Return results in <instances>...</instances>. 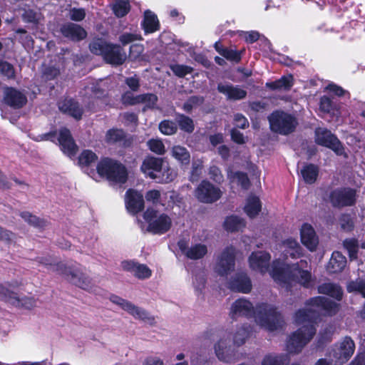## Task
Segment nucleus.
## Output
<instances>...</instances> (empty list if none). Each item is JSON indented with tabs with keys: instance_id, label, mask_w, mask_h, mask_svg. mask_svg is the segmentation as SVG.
<instances>
[{
	"instance_id": "1",
	"label": "nucleus",
	"mask_w": 365,
	"mask_h": 365,
	"mask_svg": "<svg viewBox=\"0 0 365 365\" xmlns=\"http://www.w3.org/2000/svg\"><path fill=\"white\" fill-rule=\"evenodd\" d=\"M339 310V304L325 297H315L308 300L304 309L294 315V323L301 327L294 332L287 341V350L290 354L299 353L316 333L315 324L321 314L334 315Z\"/></svg>"
},
{
	"instance_id": "2",
	"label": "nucleus",
	"mask_w": 365,
	"mask_h": 365,
	"mask_svg": "<svg viewBox=\"0 0 365 365\" xmlns=\"http://www.w3.org/2000/svg\"><path fill=\"white\" fill-rule=\"evenodd\" d=\"M271 256L268 252H254L249 257L250 267L261 274L269 272L272 278L282 287L289 289L293 284H299L305 287L311 286V274L303 268L307 266L305 260H300L296 264L289 265L279 259L274 260L271 268Z\"/></svg>"
},
{
	"instance_id": "3",
	"label": "nucleus",
	"mask_w": 365,
	"mask_h": 365,
	"mask_svg": "<svg viewBox=\"0 0 365 365\" xmlns=\"http://www.w3.org/2000/svg\"><path fill=\"white\" fill-rule=\"evenodd\" d=\"M230 315L232 319L245 317L254 318L257 324L269 331L282 327L283 319L274 306L266 303L258 304L255 307L245 298L236 300L231 306Z\"/></svg>"
},
{
	"instance_id": "4",
	"label": "nucleus",
	"mask_w": 365,
	"mask_h": 365,
	"mask_svg": "<svg viewBox=\"0 0 365 365\" xmlns=\"http://www.w3.org/2000/svg\"><path fill=\"white\" fill-rule=\"evenodd\" d=\"M37 262L48 271L56 272L80 288L92 291L91 281L83 272V268L78 264L66 266L63 262H56L51 257H39Z\"/></svg>"
},
{
	"instance_id": "5",
	"label": "nucleus",
	"mask_w": 365,
	"mask_h": 365,
	"mask_svg": "<svg viewBox=\"0 0 365 365\" xmlns=\"http://www.w3.org/2000/svg\"><path fill=\"white\" fill-rule=\"evenodd\" d=\"M97 172L99 176L118 183L125 182L128 178L125 167L120 163L108 158L102 159L98 163Z\"/></svg>"
},
{
	"instance_id": "6",
	"label": "nucleus",
	"mask_w": 365,
	"mask_h": 365,
	"mask_svg": "<svg viewBox=\"0 0 365 365\" xmlns=\"http://www.w3.org/2000/svg\"><path fill=\"white\" fill-rule=\"evenodd\" d=\"M270 128L282 135L293 132L297 124L296 118L287 113L276 110L269 116Z\"/></svg>"
},
{
	"instance_id": "7",
	"label": "nucleus",
	"mask_w": 365,
	"mask_h": 365,
	"mask_svg": "<svg viewBox=\"0 0 365 365\" xmlns=\"http://www.w3.org/2000/svg\"><path fill=\"white\" fill-rule=\"evenodd\" d=\"M143 217L148 225L147 230L153 234H163L171 227V219L167 215L160 214L152 208H148Z\"/></svg>"
},
{
	"instance_id": "8",
	"label": "nucleus",
	"mask_w": 365,
	"mask_h": 365,
	"mask_svg": "<svg viewBox=\"0 0 365 365\" xmlns=\"http://www.w3.org/2000/svg\"><path fill=\"white\" fill-rule=\"evenodd\" d=\"M354 350V341L345 336L340 342L334 344L328 356L334 365H342L351 357Z\"/></svg>"
},
{
	"instance_id": "9",
	"label": "nucleus",
	"mask_w": 365,
	"mask_h": 365,
	"mask_svg": "<svg viewBox=\"0 0 365 365\" xmlns=\"http://www.w3.org/2000/svg\"><path fill=\"white\" fill-rule=\"evenodd\" d=\"M236 250L232 246L225 247L216 257L214 271L220 277H227L235 269Z\"/></svg>"
},
{
	"instance_id": "10",
	"label": "nucleus",
	"mask_w": 365,
	"mask_h": 365,
	"mask_svg": "<svg viewBox=\"0 0 365 365\" xmlns=\"http://www.w3.org/2000/svg\"><path fill=\"white\" fill-rule=\"evenodd\" d=\"M178 246L187 258L192 260L202 259L208 252L207 245L200 242L195 236L192 237L190 244L185 239L180 240Z\"/></svg>"
},
{
	"instance_id": "11",
	"label": "nucleus",
	"mask_w": 365,
	"mask_h": 365,
	"mask_svg": "<svg viewBox=\"0 0 365 365\" xmlns=\"http://www.w3.org/2000/svg\"><path fill=\"white\" fill-rule=\"evenodd\" d=\"M110 300L112 303L118 305L123 310L132 315L136 319L142 320L150 324L155 321L154 317L145 309L135 306L132 302L123 299L119 296L112 294L110 297Z\"/></svg>"
},
{
	"instance_id": "12",
	"label": "nucleus",
	"mask_w": 365,
	"mask_h": 365,
	"mask_svg": "<svg viewBox=\"0 0 365 365\" xmlns=\"http://www.w3.org/2000/svg\"><path fill=\"white\" fill-rule=\"evenodd\" d=\"M315 142L318 145L331 149L338 155L344 154L342 144L338 138L327 128H318L315 130Z\"/></svg>"
},
{
	"instance_id": "13",
	"label": "nucleus",
	"mask_w": 365,
	"mask_h": 365,
	"mask_svg": "<svg viewBox=\"0 0 365 365\" xmlns=\"http://www.w3.org/2000/svg\"><path fill=\"white\" fill-rule=\"evenodd\" d=\"M91 53L101 55L110 64L120 65L126 59V53L122 47H89Z\"/></svg>"
},
{
	"instance_id": "14",
	"label": "nucleus",
	"mask_w": 365,
	"mask_h": 365,
	"mask_svg": "<svg viewBox=\"0 0 365 365\" xmlns=\"http://www.w3.org/2000/svg\"><path fill=\"white\" fill-rule=\"evenodd\" d=\"M195 196L197 200L205 203H212L218 200L222 196L221 190L210 182L202 180L195 190Z\"/></svg>"
},
{
	"instance_id": "15",
	"label": "nucleus",
	"mask_w": 365,
	"mask_h": 365,
	"mask_svg": "<svg viewBox=\"0 0 365 365\" xmlns=\"http://www.w3.org/2000/svg\"><path fill=\"white\" fill-rule=\"evenodd\" d=\"M215 351L219 360L232 363L233 361L234 349L230 344V334L223 333L220 340L215 345Z\"/></svg>"
},
{
	"instance_id": "16",
	"label": "nucleus",
	"mask_w": 365,
	"mask_h": 365,
	"mask_svg": "<svg viewBox=\"0 0 365 365\" xmlns=\"http://www.w3.org/2000/svg\"><path fill=\"white\" fill-rule=\"evenodd\" d=\"M3 100L5 104L14 109L21 108L27 103L26 95L23 91L13 87L4 88Z\"/></svg>"
},
{
	"instance_id": "17",
	"label": "nucleus",
	"mask_w": 365,
	"mask_h": 365,
	"mask_svg": "<svg viewBox=\"0 0 365 365\" xmlns=\"http://www.w3.org/2000/svg\"><path fill=\"white\" fill-rule=\"evenodd\" d=\"M356 192L351 188H341L332 191L330 200L334 207L352 205L355 202Z\"/></svg>"
},
{
	"instance_id": "18",
	"label": "nucleus",
	"mask_w": 365,
	"mask_h": 365,
	"mask_svg": "<svg viewBox=\"0 0 365 365\" xmlns=\"http://www.w3.org/2000/svg\"><path fill=\"white\" fill-rule=\"evenodd\" d=\"M121 267L123 270L130 272L140 279H148L152 275L151 269L146 264L133 261H123L121 263Z\"/></svg>"
},
{
	"instance_id": "19",
	"label": "nucleus",
	"mask_w": 365,
	"mask_h": 365,
	"mask_svg": "<svg viewBox=\"0 0 365 365\" xmlns=\"http://www.w3.org/2000/svg\"><path fill=\"white\" fill-rule=\"evenodd\" d=\"M163 163L162 158L148 157L143 160L140 169L145 175L155 180L163 168Z\"/></svg>"
},
{
	"instance_id": "20",
	"label": "nucleus",
	"mask_w": 365,
	"mask_h": 365,
	"mask_svg": "<svg viewBox=\"0 0 365 365\" xmlns=\"http://www.w3.org/2000/svg\"><path fill=\"white\" fill-rule=\"evenodd\" d=\"M219 93L226 96L227 100L238 101L245 98L247 91L239 86H234L229 83H220L217 85Z\"/></svg>"
},
{
	"instance_id": "21",
	"label": "nucleus",
	"mask_w": 365,
	"mask_h": 365,
	"mask_svg": "<svg viewBox=\"0 0 365 365\" xmlns=\"http://www.w3.org/2000/svg\"><path fill=\"white\" fill-rule=\"evenodd\" d=\"M125 205L129 212L136 214L144 207L143 195L133 190H128L125 195Z\"/></svg>"
},
{
	"instance_id": "22",
	"label": "nucleus",
	"mask_w": 365,
	"mask_h": 365,
	"mask_svg": "<svg viewBox=\"0 0 365 365\" xmlns=\"http://www.w3.org/2000/svg\"><path fill=\"white\" fill-rule=\"evenodd\" d=\"M229 288L233 291L247 294L252 289V282L246 273H237L230 279Z\"/></svg>"
},
{
	"instance_id": "23",
	"label": "nucleus",
	"mask_w": 365,
	"mask_h": 365,
	"mask_svg": "<svg viewBox=\"0 0 365 365\" xmlns=\"http://www.w3.org/2000/svg\"><path fill=\"white\" fill-rule=\"evenodd\" d=\"M58 140L61 150L66 155L69 157L75 155L77 150V146L68 129L63 128L60 130Z\"/></svg>"
},
{
	"instance_id": "24",
	"label": "nucleus",
	"mask_w": 365,
	"mask_h": 365,
	"mask_svg": "<svg viewBox=\"0 0 365 365\" xmlns=\"http://www.w3.org/2000/svg\"><path fill=\"white\" fill-rule=\"evenodd\" d=\"M301 241L309 250L313 251L317 244L318 238L314 228L309 224L304 223L300 230Z\"/></svg>"
},
{
	"instance_id": "25",
	"label": "nucleus",
	"mask_w": 365,
	"mask_h": 365,
	"mask_svg": "<svg viewBox=\"0 0 365 365\" xmlns=\"http://www.w3.org/2000/svg\"><path fill=\"white\" fill-rule=\"evenodd\" d=\"M62 34L73 41H78L86 37V31L81 26L73 23H68L61 29Z\"/></svg>"
},
{
	"instance_id": "26",
	"label": "nucleus",
	"mask_w": 365,
	"mask_h": 365,
	"mask_svg": "<svg viewBox=\"0 0 365 365\" xmlns=\"http://www.w3.org/2000/svg\"><path fill=\"white\" fill-rule=\"evenodd\" d=\"M58 108L61 111L73 116L76 119H80L82 115V109L77 102L73 99H65L58 103Z\"/></svg>"
},
{
	"instance_id": "27",
	"label": "nucleus",
	"mask_w": 365,
	"mask_h": 365,
	"mask_svg": "<svg viewBox=\"0 0 365 365\" xmlns=\"http://www.w3.org/2000/svg\"><path fill=\"white\" fill-rule=\"evenodd\" d=\"M281 249L286 259L289 256L295 259L302 255V247L295 240L292 238L284 240L281 245Z\"/></svg>"
},
{
	"instance_id": "28",
	"label": "nucleus",
	"mask_w": 365,
	"mask_h": 365,
	"mask_svg": "<svg viewBox=\"0 0 365 365\" xmlns=\"http://www.w3.org/2000/svg\"><path fill=\"white\" fill-rule=\"evenodd\" d=\"M346 265V257L339 252L332 253L327 265V270L331 273L341 272Z\"/></svg>"
},
{
	"instance_id": "29",
	"label": "nucleus",
	"mask_w": 365,
	"mask_h": 365,
	"mask_svg": "<svg viewBox=\"0 0 365 365\" xmlns=\"http://www.w3.org/2000/svg\"><path fill=\"white\" fill-rule=\"evenodd\" d=\"M142 26L147 34L153 33L159 30L160 24L157 16L150 10L145 11Z\"/></svg>"
},
{
	"instance_id": "30",
	"label": "nucleus",
	"mask_w": 365,
	"mask_h": 365,
	"mask_svg": "<svg viewBox=\"0 0 365 365\" xmlns=\"http://www.w3.org/2000/svg\"><path fill=\"white\" fill-rule=\"evenodd\" d=\"M106 140L108 143H119L123 146H128V139L125 132L122 129L112 128L107 131Z\"/></svg>"
},
{
	"instance_id": "31",
	"label": "nucleus",
	"mask_w": 365,
	"mask_h": 365,
	"mask_svg": "<svg viewBox=\"0 0 365 365\" xmlns=\"http://www.w3.org/2000/svg\"><path fill=\"white\" fill-rule=\"evenodd\" d=\"M320 294L329 295L338 301L342 298L343 291L340 286L334 283H324L318 287Z\"/></svg>"
},
{
	"instance_id": "32",
	"label": "nucleus",
	"mask_w": 365,
	"mask_h": 365,
	"mask_svg": "<svg viewBox=\"0 0 365 365\" xmlns=\"http://www.w3.org/2000/svg\"><path fill=\"white\" fill-rule=\"evenodd\" d=\"M261 203L259 199L254 195L247 197L244 210L250 217H254L261 210Z\"/></svg>"
},
{
	"instance_id": "33",
	"label": "nucleus",
	"mask_w": 365,
	"mask_h": 365,
	"mask_svg": "<svg viewBox=\"0 0 365 365\" xmlns=\"http://www.w3.org/2000/svg\"><path fill=\"white\" fill-rule=\"evenodd\" d=\"M293 85L292 75L284 76L281 78L266 83V87L272 90H289Z\"/></svg>"
},
{
	"instance_id": "34",
	"label": "nucleus",
	"mask_w": 365,
	"mask_h": 365,
	"mask_svg": "<svg viewBox=\"0 0 365 365\" xmlns=\"http://www.w3.org/2000/svg\"><path fill=\"white\" fill-rule=\"evenodd\" d=\"M289 363V358L287 354H269L262 361V365H288Z\"/></svg>"
},
{
	"instance_id": "35",
	"label": "nucleus",
	"mask_w": 365,
	"mask_h": 365,
	"mask_svg": "<svg viewBox=\"0 0 365 365\" xmlns=\"http://www.w3.org/2000/svg\"><path fill=\"white\" fill-rule=\"evenodd\" d=\"M239 36L245 41L246 43H253L259 41L260 43L268 44L269 41L264 36H261L257 31H240Z\"/></svg>"
},
{
	"instance_id": "36",
	"label": "nucleus",
	"mask_w": 365,
	"mask_h": 365,
	"mask_svg": "<svg viewBox=\"0 0 365 365\" xmlns=\"http://www.w3.org/2000/svg\"><path fill=\"white\" fill-rule=\"evenodd\" d=\"M227 178L231 183L236 182L243 189H247L250 186V180L246 173L242 172L232 173L230 169H228Z\"/></svg>"
},
{
	"instance_id": "37",
	"label": "nucleus",
	"mask_w": 365,
	"mask_h": 365,
	"mask_svg": "<svg viewBox=\"0 0 365 365\" xmlns=\"http://www.w3.org/2000/svg\"><path fill=\"white\" fill-rule=\"evenodd\" d=\"M301 174L305 182L312 184L317 180L319 168L313 164H307L301 170Z\"/></svg>"
},
{
	"instance_id": "38",
	"label": "nucleus",
	"mask_w": 365,
	"mask_h": 365,
	"mask_svg": "<svg viewBox=\"0 0 365 365\" xmlns=\"http://www.w3.org/2000/svg\"><path fill=\"white\" fill-rule=\"evenodd\" d=\"M224 227L229 232H235L245 227V222L242 218L232 215L225 219Z\"/></svg>"
},
{
	"instance_id": "39",
	"label": "nucleus",
	"mask_w": 365,
	"mask_h": 365,
	"mask_svg": "<svg viewBox=\"0 0 365 365\" xmlns=\"http://www.w3.org/2000/svg\"><path fill=\"white\" fill-rule=\"evenodd\" d=\"M172 156L181 164L187 165L190 163V153L182 146H173L171 150Z\"/></svg>"
},
{
	"instance_id": "40",
	"label": "nucleus",
	"mask_w": 365,
	"mask_h": 365,
	"mask_svg": "<svg viewBox=\"0 0 365 365\" xmlns=\"http://www.w3.org/2000/svg\"><path fill=\"white\" fill-rule=\"evenodd\" d=\"M206 284V275L204 270L200 269L195 271L192 274V284L195 290L201 293L204 289Z\"/></svg>"
},
{
	"instance_id": "41",
	"label": "nucleus",
	"mask_w": 365,
	"mask_h": 365,
	"mask_svg": "<svg viewBox=\"0 0 365 365\" xmlns=\"http://www.w3.org/2000/svg\"><path fill=\"white\" fill-rule=\"evenodd\" d=\"M176 122L180 130L184 132L191 133L195 129L193 120L190 117L183 114H178L176 115Z\"/></svg>"
},
{
	"instance_id": "42",
	"label": "nucleus",
	"mask_w": 365,
	"mask_h": 365,
	"mask_svg": "<svg viewBox=\"0 0 365 365\" xmlns=\"http://www.w3.org/2000/svg\"><path fill=\"white\" fill-rule=\"evenodd\" d=\"M160 175H158L155 181L159 183H168L173 181L176 174L173 170L169 168L168 165H165L163 163V168H161Z\"/></svg>"
},
{
	"instance_id": "43",
	"label": "nucleus",
	"mask_w": 365,
	"mask_h": 365,
	"mask_svg": "<svg viewBox=\"0 0 365 365\" xmlns=\"http://www.w3.org/2000/svg\"><path fill=\"white\" fill-rule=\"evenodd\" d=\"M217 51L226 59L238 62L241 59V53L232 49V47H215Z\"/></svg>"
},
{
	"instance_id": "44",
	"label": "nucleus",
	"mask_w": 365,
	"mask_h": 365,
	"mask_svg": "<svg viewBox=\"0 0 365 365\" xmlns=\"http://www.w3.org/2000/svg\"><path fill=\"white\" fill-rule=\"evenodd\" d=\"M158 101V97L153 93L142 94L138 96L135 98L132 99L129 103L135 104L137 103H143L146 106L153 108Z\"/></svg>"
},
{
	"instance_id": "45",
	"label": "nucleus",
	"mask_w": 365,
	"mask_h": 365,
	"mask_svg": "<svg viewBox=\"0 0 365 365\" xmlns=\"http://www.w3.org/2000/svg\"><path fill=\"white\" fill-rule=\"evenodd\" d=\"M250 330L247 326L239 328L233 336V344L237 346L242 345L250 336Z\"/></svg>"
},
{
	"instance_id": "46",
	"label": "nucleus",
	"mask_w": 365,
	"mask_h": 365,
	"mask_svg": "<svg viewBox=\"0 0 365 365\" xmlns=\"http://www.w3.org/2000/svg\"><path fill=\"white\" fill-rule=\"evenodd\" d=\"M0 299L8 301L16 306L23 304V303L18 297L17 294L14 293V292H11L1 285H0Z\"/></svg>"
},
{
	"instance_id": "47",
	"label": "nucleus",
	"mask_w": 365,
	"mask_h": 365,
	"mask_svg": "<svg viewBox=\"0 0 365 365\" xmlns=\"http://www.w3.org/2000/svg\"><path fill=\"white\" fill-rule=\"evenodd\" d=\"M114 14L118 17L125 16L130 11V4L128 0H116L113 6Z\"/></svg>"
},
{
	"instance_id": "48",
	"label": "nucleus",
	"mask_w": 365,
	"mask_h": 365,
	"mask_svg": "<svg viewBox=\"0 0 365 365\" xmlns=\"http://www.w3.org/2000/svg\"><path fill=\"white\" fill-rule=\"evenodd\" d=\"M98 159L95 153L91 150H83L78 157V163L81 166H89Z\"/></svg>"
},
{
	"instance_id": "49",
	"label": "nucleus",
	"mask_w": 365,
	"mask_h": 365,
	"mask_svg": "<svg viewBox=\"0 0 365 365\" xmlns=\"http://www.w3.org/2000/svg\"><path fill=\"white\" fill-rule=\"evenodd\" d=\"M347 290L349 292L361 294L365 298V282L361 279L350 282L347 285Z\"/></svg>"
},
{
	"instance_id": "50",
	"label": "nucleus",
	"mask_w": 365,
	"mask_h": 365,
	"mask_svg": "<svg viewBox=\"0 0 365 365\" xmlns=\"http://www.w3.org/2000/svg\"><path fill=\"white\" fill-rule=\"evenodd\" d=\"M344 247L348 251L350 259H356L357 252L359 250L358 242L356 240L346 239L344 241Z\"/></svg>"
},
{
	"instance_id": "51",
	"label": "nucleus",
	"mask_w": 365,
	"mask_h": 365,
	"mask_svg": "<svg viewBox=\"0 0 365 365\" xmlns=\"http://www.w3.org/2000/svg\"><path fill=\"white\" fill-rule=\"evenodd\" d=\"M21 216L26 222L34 227L42 228L46 226V221L39 219L35 215H32L29 212H21Z\"/></svg>"
},
{
	"instance_id": "52",
	"label": "nucleus",
	"mask_w": 365,
	"mask_h": 365,
	"mask_svg": "<svg viewBox=\"0 0 365 365\" xmlns=\"http://www.w3.org/2000/svg\"><path fill=\"white\" fill-rule=\"evenodd\" d=\"M319 108L321 111L324 113H334L335 110V105L330 97L327 96H323L320 98Z\"/></svg>"
},
{
	"instance_id": "53",
	"label": "nucleus",
	"mask_w": 365,
	"mask_h": 365,
	"mask_svg": "<svg viewBox=\"0 0 365 365\" xmlns=\"http://www.w3.org/2000/svg\"><path fill=\"white\" fill-rule=\"evenodd\" d=\"M334 329L331 326L326 327L319 334L317 346H322L324 344L331 341Z\"/></svg>"
},
{
	"instance_id": "54",
	"label": "nucleus",
	"mask_w": 365,
	"mask_h": 365,
	"mask_svg": "<svg viewBox=\"0 0 365 365\" xmlns=\"http://www.w3.org/2000/svg\"><path fill=\"white\" fill-rule=\"evenodd\" d=\"M159 129L165 135H173L176 133L178 128L175 123L165 120L160 123Z\"/></svg>"
},
{
	"instance_id": "55",
	"label": "nucleus",
	"mask_w": 365,
	"mask_h": 365,
	"mask_svg": "<svg viewBox=\"0 0 365 365\" xmlns=\"http://www.w3.org/2000/svg\"><path fill=\"white\" fill-rule=\"evenodd\" d=\"M170 68L180 78H182L192 71V68L185 65L173 64L170 66Z\"/></svg>"
},
{
	"instance_id": "56",
	"label": "nucleus",
	"mask_w": 365,
	"mask_h": 365,
	"mask_svg": "<svg viewBox=\"0 0 365 365\" xmlns=\"http://www.w3.org/2000/svg\"><path fill=\"white\" fill-rule=\"evenodd\" d=\"M148 145L150 150L158 155L165 153V146L163 142L159 139H150L148 141Z\"/></svg>"
},
{
	"instance_id": "57",
	"label": "nucleus",
	"mask_w": 365,
	"mask_h": 365,
	"mask_svg": "<svg viewBox=\"0 0 365 365\" xmlns=\"http://www.w3.org/2000/svg\"><path fill=\"white\" fill-rule=\"evenodd\" d=\"M203 98L199 96H191L183 105V110L190 113L194 108L201 105Z\"/></svg>"
},
{
	"instance_id": "58",
	"label": "nucleus",
	"mask_w": 365,
	"mask_h": 365,
	"mask_svg": "<svg viewBox=\"0 0 365 365\" xmlns=\"http://www.w3.org/2000/svg\"><path fill=\"white\" fill-rule=\"evenodd\" d=\"M0 73L7 78H14L15 71L13 66L7 62L0 60Z\"/></svg>"
},
{
	"instance_id": "59",
	"label": "nucleus",
	"mask_w": 365,
	"mask_h": 365,
	"mask_svg": "<svg viewBox=\"0 0 365 365\" xmlns=\"http://www.w3.org/2000/svg\"><path fill=\"white\" fill-rule=\"evenodd\" d=\"M142 37L140 34L133 33H123L119 37L120 41L123 44L133 43L136 41H140Z\"/></svg>"
},
{
	"instance_id": "60",
	"label": "nucleus",
	"mask_w": 365,
	"mask_h": 365,
	"mask_svg": "<svg viewBox=\"0 0 365 365\" xmlns=\"http://www.w3.org/2000/svg\"><path fill=\"white\" fill-rule=\"evenodd\" d=\"M203 165L202 161L200 160H194L192 164V171L190 175V180L195 181L197 180L198 178L201 174V171L202 169Z\"/></svg>"
},
{
	"instance_id": "61",
	"label": "nucleus",
	"mask_w": 365,
	"mask_h": 365,
	"mask_svg": "<svg viewBox=\"0 0 365 365\" xmlns=\"http://www.w3.org/2000/svg\"><path fill=\"white\" fill-rule=\"evenodd\" d=\"M341 228L344 231H351L354 227L353 218L350 215H342L339 220Z\"/></svg>"
},
{
	"instance_id": "62",
	"label": "nucleus",
	"mask_w": 365,
	"mask_h": 365,
	"mask_svg": "<svg viewBox=\"0 0 365 365\" xmlns=\"http://www.w3.org/2000/svg\"><path fill=\"white\" fill-rule=\"evenodd\" d=\"M209 175L210 178L217 183H221L223 181V175L221 170L216 165H212L209 169Z\"/></svg>"
},
{
	"instance_id": "63",
	"label": "nucleus",
	"mask_w": 365,
	"mask_h": 365,
	"mask_svg": "<svg viewBox=\"0 0 365 365\" xmlns=\"http://www.w3.org/2000/svg\"><path fill=\"white\" fill-rule=\"evenodd\" d=\"M16 34L20 35L19 42L23 46H30L34 43L32 38L27 34V32L22 29H19L16 31Z\"/></svg>"
},
{
	"instance_id": "64",
	"label": "nucleus",
	"mask_w": 365,
	"mask_h": 365,
	"mask_svg": "<svg viewBox=\"0 0 365 365\" xmlns=\"http://www.w3.org/2000/svg\"><path fill=\"white\" fill-rule=\"evenodd\" d=\"M59 73V68L54 66L47 67L43 71V77L46 80H52L55 78Z\"/></svg>"
}]
</instances>
